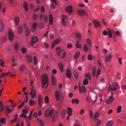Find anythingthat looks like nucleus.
<instances>
[{
    "label": "nucleus",
    "instance_id": "obj_1",
    "mask_svg": "<svg viewBox=\"0 0 126 126\" xmlns=\"http://www.w3.org/2000/svg\"><path fill=\"white\" fill-rule=\"evenodd\" d=\"M41 83L43 88H46L48 85V77L45 74H43L41 78Z\"/></svg>",
    "mask_w": 126,
    "mask_h": 126
},
{
    "label": "nucleus",
    "instance_id": "obj_2",
    "mask_svg": "<svg viewBox=\"0 0 126 126\" xmlns=\"http://www.w3.org/2000/svg\"><path fill=\"white\" fill-rule=\"evenodd\" d=\"M55 98L58 101L60 100V98H61V101L62 102L63 100L64 97L61 94L60 95L59 93V92L58 90H57L55 92Z\"/></svg>",
    "mask_w": 126,
    "mask_h": 126
},
{
    "label": "nucleus",
    "instance_id": "obj_3",
    "mask_svg": "<svg viewBox=\"0 0 126 126\" xmlns=\"http://www.w3.org/2000/svg\"><path fill=\"white\" fill-rule=\"evenodd\" d=\"M103 32V34L104 35H106L108 34L109 37L111 38L112 37V35L113 37H115L116 35L119 36L120 34V32Z\"/></svg>",
    "mask_w": 126,
    "mask_h": 126
},
{
    "label": "nucleus",
    "instance_id": "obj_4",
    "mask_svg": "<svg viewBox=\"0 0 126 126\" xmlns=\"http://www.w3.org/2000/svg\"><path fill=\"white\" fill-rule=\"evenodd\" d=\"M53 110L52 109H50L48 108L47 109L45 112V116L46 117L48 116L52 117L53 114Z\"/></svg>",
    "mask_w": 126,
    "mask_h": 126
},
{
    "label": "nucleus",
    "instance_id": "obj_5",
    "mask_svg": "<svg viewBox=\"0 0 126 126\" xmlns=\"http://www.w3.org/2000/svg\"><path fill=\"white\" fill-rule=\"evenodd\" d=\"M36 90L35 88L34 89L33 86H32L31 88V91L30 93V95L31 96L32 98H33L35 97L36 95Z\"/></svg>",
    "mask_w": 126,
    "mask_h": 126
},
{
    "label": "nucleus",
    "instance_id": "obj_6",
    "mask_svg": "<svg viewBox=\"0 0 126 126\" xmlns=\"http://www.w3.org/2000/svg\"><path fill=\"white\" fill-rule=\"evenodd\" d=\"M39 39L38 37L35 36L32 37L30 42L31 46L33 45L35 43L38 42Z\"/></svg>",
    "mask_w": 126,
    "mask_h": 126
},
{
    "label": "nucleus",
    "instance_id": "obj_7",
    "mask_svg": "<svg viewBox=\"0 0 126 126\" xmlns=\"http://www.w3.org/2000/svg\"><path fill=\"white\" fill-rule=\"evenodd\" d=\"M78 14L81 17L86 16L88 17V15L85 12L84 10L80 9L77 11Z\"/></svg>",
    "mask_w": 126,
    "mask_h": 126
},
{
    "label": "nucleus",
    "instance_id": "obj_8",
    "mask_svg": "<svg viewBox=\"0 0 126 126\" xmlns=\"http://www.w3.org/2000/svg\"><path fill=\"white\" fill-rule=\"evenodd\" d=\"M117 84H112L109 85L108 89L109 91L115 90L117 89Z\"/></svg>",
    "mask_w": 126,
    "mask_h": 126
},
{
    "label": "nucleus",
    "instance_id": "obj_9",
    "mask_svg": "<svg viewBox=\"0 0 126 126\" xmlns=\"http://www.w3.org/2000/svg\"><path fill=\"white\" fill-rule=\"evenodd\" d=\"M61 41L60 38L57 39L54 41L52 43L51 48H52L56 44L59 43Z\"/></svg>",
    "mask_w": 126,
    "mask_h": 126
},
{
    "label": "nucleus",
    "instance_id": "obj_10",
    "mask_svg": "<svg viewBox=\"0 0 126 126\" xmlns=\"http://www.w3.org/2000/svg\"><path fill=\"white\" fill-rule=\"evenodd\" d=\"M14 36L13 32H8V38L11 41H12Z\"/></svg>",
    "mask_w": 126,
    "mask_h": 126
},
{
    "label": "nucleus",
    "instance_id": "obj_11",
    "mask_svg": "<svg viewBox=\"0 0 126 126\" xmlns=\"http://www.w3.org/2000/svg\"><path fill=\"white\" fill-rule=\"evenodd\" d=\"M65 11L69 13H71L73 11L72 6H69L66 7L65 9Z\"/></svg>",
    "mask_w": 126,
    "mask_h": 126
},
{
    "label": "nucleus",
    "instance_id": "obj_12",
    "mask_svg": "<svg viewBox=\"0 0 126 126\" xmlns=\"http://www.w3.org/2000/svg\"><path fill=\"white\" fill-rule=\"evenodd\" d=\"M56 50L57 55L60 56L61 55V53L62 52L63 49L61 47H58L56 48Z\"/></svg>",
    "mask_w": 126,
    "mask_h": 126
},
{
    "label": "nucleus",
    "instance_id": "obj_13",
    "mask_svg": "<svg viewBox=\"0 0 126 126\" xmlns=\"http://www.w3.org/2000/svg\"><path fill=\"white\" fill-rule=\"evenodd\" d=\"M79 91L81 93H82L83 92L85 93V92L86 89L85 87L83 85H82V86H81L79 84Z\"/></svg>",
    "mask_w": 126,
    "mask_h": 126
},
{
    "label": "nucleus",
    "instance_id": "obj_14",
    "mask_svg": "<svg viewBox=\"0 0 126 126\" xmlns=\"http://www.w3.org/2000/svg\"><path fill=\"white\" fill-rule=\"evenodd\" d=\"M93 22L95 27H98L101 26L100 23L99 21L94 20L93 21Z\"/></svg>",
    "mask_w": 126,
    "mask_h": 126
},
{
    "label": "nucleus",
    "instance_id": "obj_15",
    "mask_svg": "<svg viewBox=\"0 0 126 126\" xmlns=\"http://www.w3.org/2000/svg\"><path fill=\"white\" fill-rule=\"evenodd\" d=\"M114 99L113 97L110 96L109 99L106 101V104L108 105L111 104L113 101Z\"/></svg>",
    "mask_w": 126,
    "mask_h": 126
},
{
    "label": "nucleus",
    "instance_id": "obj_16",
    "mask_svg": "<svg viewBox=\"0 0 126 126\" xmlns=\"http://www.w3.org/2000/svg\"><path fill=\"white\" fill-rule=\"evenodd\" d=\"M66 75L68 78L69 79L71 78V71L70 69L69 68L66 70Z\"/></svg>",
    "mask_w": 126,
    "mask_h": 126
},
{
    "label": "nucleus",
    "instance_id": "obj_17",
    "mask_svg": "<svg viewBox=\"0 0 126 126\" xmlns=\"http://www.w3.org/2000/svg\"><path fill=\"white\" fill-rule=\"evenodd\" d=\"M4 25L2 21L0 20V32H2L4 29Z\"/></svg>",
    "mask_w": 126,
    "mask_h": 126
},
{
    "label": "nucleus",
    "instance_id": "obj_18",
    "mask_svg": "<svg viewBox=\"0 0 126 126\" xmlns=\"http://www.w3.org/2000/svg\"><path fill=\"white\" fill-rule=\"evenodd\" d=\"M12 62L13 63L12 66H16L17 65V60H16L14 58H13L12 60Z\"/></svg>",
    "mask_w": 126,
    "mask_h": 126
},
{
    "label": "nucleus",
    "instance_id": "obj_19",
    "mask_svg": "<svg viewBox=\"0 0 126 126\" xmlns=\"http://www.w3.org/2000/svg\"><path fill=\"white\" fill-rule=\"evenodd\" d=\"M80 52L79 51H78L76 52L74 57V58L75 60L78 59L80 55Z\"/></svg>",
    "mask_w": 126,
    "mask_h": 126
},
{
    "label": "nucleus",
    "instance_id": "obj_20",
    "mask_svg": "<svg viewBox=\"0 0 126 126\" xmlns=\"http://www.w3.org/2000/svg\"><path fill=\"white\" fill-rule=\"evenodd\" d=\"M96 67L95 66H94L93 67L92 74L93 76L95 77L96 74Z\"/></svg>",
    "mask_w": 126,
    "mask_h": 126
},
{
    "label": "nucleus",
    "instance_id": "obj_21",
    "mask_svg": "<svg viewBox=\"0 0 126 126\" xmlns=\"http://www.w3.org/2000/svg\"><path fill=\"white\" fill-rule=\"evenodd\" d=\"M14 21L16 25H18L19 22V18L18 16H16L15 17Z\"/></svg>",
    "mask_w": 126,
    "mask_h": 126
},
{
    "label": "nucleus",
    "instance_id": "obj_22",
    "mask_svg": "<svg viewBox=\"0 0 126 126\" xmlns=\"http://www.w3.org/2000/svg\"><path fill=\"white\" fill-rule=\"evenodd\" d=\"M72 109L70 107H69L67 109V113L69 115V116H70L72 115Z\"/></svg>",
    "mask_w": 126,
    "mask_h": 126
},
{
    "label": "nucleus",
    "instance_id": "obj_23",
    "mask_svg": "<svg viewBox=\"0 0 126 126\" xmlns=\"http://www.w3.org/2000/svg\"><path fill=\"white\" fill-rule=\"evenodd\" d=\"M51 81L53 85H55L56 83V81L54 77L52 75L51 77Z\"/></svg>",
    "mask_w": 126,
    "mask_h": 126
},
{
    "label": "nucleus",
    "instance_id": "obj_24",
    "mask_svg": "<svg viewBox=\"0 0 126 126\" xmlns=\"http://www.w3.org/2000/svg\"><path fill=\"white\" fill-rule=\"evenodd\" d=\"M112 56L110 55L107 56L105 59V61L108 62H110L111 60Z\"/></svg>",
    "mask_w": 126,
    "mask_h": 126
},
{
    "label": "nucleus",
    "instance_id": "obj_25",
    "mask_svg": "<svg viewBox=\"0 0 126 126\" xmlns=\"http://www.w3.org/2000/svg\"><path fill=\"white\" fill-rule=\"evenodd\" d=\"M33 20H37L38 17V15L35 13L33 14L32 15Z\"/></svg>",
    "mask_w": 126,
    "mask_h": 126
},
{
    "label": "nucleus",
    "instance_id": "obj_26",
    "mask_svg": "<svg viewBox=\"0 0 126 126\" xmlns=\"http://www.w3.org/2000/svg\"><path fill=\"white\" fill-rule=\"evenodd\" d=\"M49 20L50 24H53V17L51 14H50L49 15Z\"/></svg>",
    "mask_w": 126,
    "mask_h": 126
},
{
    "label": "nucleus",
    "instance_id": "obj_27",
    "mask_svg": "<svg viewBox=\"0 0 126 126\" xmlns=\"http://www.w3.org/2000/svg\"><path fill=\"white\" fill-rule=\"evenodd\" d=\"M86 43L89 47L91 46L92 44V42L90 39L89 38L87 39L86 40Z\"/></svg>",
    "mask_w": 126,
    "mask_h": 126
},
{
    "label": "nucleus",
    "instance_id": "obj_28",
    "mask_svg": "<svg viewBox=\"0 0 126 126\" xmlns=\"http://www.w3.org/2000/svg\"><path fill=\"white\" fill-rule=\"evenodd\" d=\"M23 6L26 11H27L28 10V4L26 2H24L23 4Z\"/></svg>",
    "mask_w": 126,
    "mask_h": 126
},
{
    "label": "nucleus",
    "instance_id": "obj_29",
    "mask_svg": "<svg viewBox=\"0 0 126 126\" xmlns=\"http://www.w3.org/2000/svg\"><path fill=\"white\" fill-rule=\"evenodd\" d=\"M99 114L98 112H97L95 113L93 118L94 120V121H95L99 117Z\"/></svg>",
    "mask_w": 126,
    "mask_h": 126
},
{
    "label": "nucleus",
    "instance_id": "obj_30",
    "mask_svg": "<svg viewBox=\"0 0 126 126\" xmlns=\"http://www.w3.org/2000/svg\"><path fill=\"white\" fill-rule=\"evenodd\" d=\"M73 73L75 79H77L78 77V73L76 72L75 70H73Z\"/></svg>",
    "mask_w": 126,
    "mask_h": 126
},
{
    "label": "nucleus",
    "instance_id": "obj_31",
    "mask_svg": "<svg viewBox=\"0 0 126 126\" xmlns=\"http://www.w3.org/2000/svg\"><path fill=\"white\" fill-rule=\"evenodd\" d=\"M79 102V100L78 99H73L71 101V103L73 104L75 103L76 104H78Z\"/></svg>",
    "mask_w": 126,
    "mask_h": 126
},
{
    "label": "nucleus",
    "instance_id": "obj_32",
    "mask_svg": "<svg viewBox=\"0 0 126 126\" xmlns=\"http://www.w3.org/2000/svg\"><path fill=\"white\" fill-rule=\"evenodd\" d=\"M27 58L28 62L29 63H31L32 62V57L29 55H28L27 56Z\"/></svg>",
    "mask_w": 126,
    "mask_h": 126
},
{
    "label": "nucleus",
    "instance_id": "obj_33",
    "mask_svg": "<svg viewBox=\"0 0 126 126\" xmlns=\"http://www.w3.org/2000/svg\"><path fill=\"white\" fill-rule=\"evenodd\" d=\"M113 123V122L112 121H108L106 124V126H111Z\"/></svg>",
    "mask_w": 126,
    "mask_h": 126
},
{
    "label": "nucleus",
    "instance_id": "obj_34",
    "mask_svg": "<svg viewBox=\"0 0 126 126\" xmlns=\"http://www.w3.org/2000/svg\"><path fill=\"white\" fill-rule=\"evenodd\" d=\"M25 68V65L23 64H22L20 66L19 69L21 72H22L24 70Z\"/></svg>",
    "mask_w": 126,
    "mask_h": 126
},
{
    "label": "nucleus",
    "instance_id": "obj_35",
    "mask_svg": "<svg viewBox=\"0 0 126 126\" xmlns=\"http://www.w3.org/2000/svg\"><path fill=\"white\" fill-rule=\"evenodd\" d=\"M37 121L38 122L39 121L38 118L37 119ZM39 124L40 126H44V123L43 121L41 120H40L39 121Z\"/></svg>",
    "mask_w": 126,
    "mask_h": 126
},
{
    "label": "nucleus",
    "instance_id": "obj_36",
    "mask_svg": "<svg viewBox=\"0 0 126 126\" xmlns=\"http://www.w3.org/2000/svg\"><path fill=\"white\" fill-rule=\"evenodd\" d=\"M59 66L61 72H63V64L61 63H60L59 64Z\"/></svg>",
    "mask_w": 126,
    "mask_h": 126
},
{
    "label": "nucleus",
    "instance_id": "obj_37",
    "mask_svg": "<svg viewBox=\"0 0 126 126\" xmlns=\"http://www.w3.org/2000/svg\"><path fill=\"white\" fill-rule=\"evenodd\" d=\"M5 108L9 113H11L12 111V110H14V109H13L12 110H11L9 108L7 107H6Z\"/></svg>",
    "mask_w": 126,
    "mask_h": 126
},
{
    "label": "nucleus",
    "instance_id": "obj_38",
    "mask_svg": "<svg viewBox=\"0 0 126 126\" xmlns=\"http://www.w3.org/2000/svg\"><path fill=\"white\" fill-rule=\"evenodd\" d=\"M18 117V115L16 114L14 118L11 121V123H13L14 122L16 121Z\"/></svg>",
    "mask_w": 126,
    "mask_h": 126
},
{
    "label": "nucleus",
    "instance_id": "obj_39",
    "mask_svg": "<svg viewBox=\"0 0 126 126\" xmlns=\"http://www.w3.org/2000/svg\"><path fill=\"white\" fill-rule=\"evenodd\" d=\"M101 70V68L99 67L97 71L96 77V78H97L99 76V75L100 74V72Z\"/></svg>",
    "mask_w": 126,
    "mask_h": 126
},
{
    "label": "nucleus",
    "instance_id": "obj_40",
    "mask_svg": "<svg viewBox=\"0 0 126 126\" xmlns=\"http://www.w3.org/2000/svg\"><path fill=\"white\" fill-rule=\"evenodd\" d=\"M85 76V77L88 79L89 80H90L91 79V77L90 76V74H89L88 73H86Z\"/></svg>",
    "mask_w": 126,
    "mask_h": 126
},
{
    "label": "nucleus",
    "instance_id": "obj_41",
    "mask_svg": "<svg viewBox=\"0 0 126 126\" xmlns=\"http://www.w3.org/2000/svg\"><path fill=\"white\" fill-rule=\"evenodd\" d=\"M6 121V119L4 118L0 119V123L2 124L4 123V125Z\"/></svg>",
    "mask_w": 126,
    "mask_h": 126
},
{
    "label": "nucleus",
    "instance_id": "obj_42",
    "mask_svg": "<svg viewBox=\"0 0 126 126\" xmlns=\"http://www.w3.org/2000/svg\"><path fill=\"white\" fill-rule=\"evenodd\" d=\"M84 51L86 52L88 49V47L87 45L86 44H84Z\"/></svg>",
    "mask_w": 126,
    "mask_h": 126
},
{
    "label": "nucleus",
    "instance_id": "obj_43",
    "mask_svg": "<svg viewBox=\"0 0 126 126\" xmlns=\"http://www.w3.org/2000/svg\"><path fill=\"white\" fill-rule=\"evenodd\" d=\"M76 47L77 48H80L81 47V45L79 43V41H77V43L76 44Z\"/></svg>",
    "mask_w": 126,
    "mask_h": 126
},
{
    "label": "nucleus",
    "instance_id": "obj_44",
    "mask_svg": "<svg viewBox=\"0 0 126 126\" xmlns=\"http://www.w3.org/2000/svg\"><path fill=\"white\" fill-rule=\"evenodd\" d=\"M45 101L46 103H48L49 102V99L48 97L47 96H45Z\"/></svg>",
    "mask_w": 126,
    "mask_h": 126
},
{
    "label": "nucleus",
    "instance_id": "obj_45",
    "mask_svg": "<svg viewBox=\"0 0 126 126\" xmlns=\"http://www.w3.org/2000/svg\"><path fill=\"white\" fill-rule=\"evenodd\" d=\"M67 16L64 15H63L62 16V21H64L65 20H67Z\"/></svg>",
    "mask_w": 126,
    "mask_h": 126
},
{
    "label": "nucleus",
    "instance_id": "obj_46",
    "mask_svg": "<svg viewBox=\"0 0 126 126\" xmlns=\"http://www.w3.org/2000/svg\"><path fill=\"white\" fill-rule=\"evenodd\" d=\"M17 31L18 32H22V28L21 25H19L18 26L17 28Z\"/></svg>",
    "mask_w": 126,
    "mask_h": 126
},
{
    "label": "nucleus",
    "instance_id": "obj_47",
    "mask_svg": "<svg viewBox=\"0 0 126 126\" xmlns=\"http://www.w3.org/2000/svg\"><path fill=\"white\" fill-rule=\"evenodd\" d=\"M122 107V106H120L118 107L117 109V112L118 113H119L121 111V108Z\"/></svg>",
    "mask_w": 126,
    "mask_h": 126
},
{
    "label": "nucleus",
    "instance_id": "obj_48",
    "mask_svg": "<svg viewBox=\"0 0 126 126\" xmlns=\"http://www.w3.org/2000/svg\"><path fill=\"white\" fill-rule=\"evenodd\" d=\"M58 117L57 114H54L53 115L52 118V121L53 122H54L56 121V119Z\"/></svg>",
    "mask_w": 126,
    "mask_h": 126
},
{
    "label": "nucleus",
    "instance_id": "obj_49",
    "mask_svg": "<svg viewBox=\"0 0 126 126\" xmlns=\"http://www.w3.org/2000/svg\"><path fill=\"white\" fill-rule=\"evenodd\" d=\"M83 84L85 85H87L88 83V81L87 79H85L83 80Z\"/></svg>",
    "mask_w": 126,
    "mask_h": 126
},
{
    "label": "nucleus",
    "instance_id": "obj_50",
    "mask_svg": "<svg viewBox=\"0 0 126 126\" xmlns=\"http://www.w3.org/2000/svg\"><path fill=\"white\" fill-rule=\"evenodd\" d=\"M25 103V101H24L18 107V109H20L22 107Z\"/></svg>",
    "mask_w": 126,
    "mask_h": 126
},
{
    "label": "nucleus",
    "instance_id": "obj_51",
    "mask_svg": "<svg viewBox=\"0 0 126 126\" xmlns=\"http://www.w3.org/2000/svg\"><path fill=\"white\" fill-rule=\"evenodd\" d=\"M21 50L22 52L24 54L26 52V50L25 48L23 47L21 48Z\"/></svg>",
    "mask_w": 126,
    "mask_h": 126
},
{
    "label": "nucleus",
    "instance_id": "obj_52",
    "mask_svg": "<svg viewBox=\"0 0 126 126\" xmlns=\"http://www.w3.org/2000/svg\"><path fill=\"white\" fill-rule=\"evenodd\" d=\"M67 46V47L69 48H71L73 47V46L70 43H68Z\"/></svg>",
    "mask_w": 126,
    "mask_h": 126
},
{
    "label": "nucleus",
    "instance_id": "obj_53",
    "mask_svg": "<svg viewBox=\"0 0 126 126\" xmlns=\"http://www.w3.org/2000/svg\"><path fill=\"white\" fill-rule=\"evenodd\" d=\"M67 20L62 21V24L63 26H66L67 25Z\"/></svg>",
    "mask_w": 126,
    "mask_h": 126
},
{
    "label": "nucleus",
    "instance_id": "obj_54",
    "mask_svg": "<svg viewBox=\"0 0 126 126\" xmlns=\"http://www.w3.org/2000/svg\"><path fill=\"white\" fill-rule=\"evenodd\" d=\"M43 21L45 22H46L48 20V17L47 15L45 16L44 17Z\"/></svg>",
    "mask_w": 126,
    "mask_h": 126
},
{
    "label": "nucleus",
    "instance_id": "obj_55",
    "mask_svg": "<svg viewBox=\"0 0 126 126\" xmlns=\"http://www.w3.org/2000/svg\"><path fill=\"white\" fill-rule=\"evenodd\" d=\"M15 49L16 50H17L18 49L19 47V45L17 43H16L15 44Z\"/></svg>",
    "mask_w": 126,
    "mask_h": 126
},
{
    "label": "nucleus",
    "instance_id": "obj_56",
    "mask_svg": "<svg viewBox=\"0 0 126 126\" xmlns=\"http://www.w3.org/2000/svg\"><path fill=\"white\" fill-rule=\"evenodd\" d=\"M76 37L79 39H80L81 35L79 33H77L76 34Z\"/></svg>",
    "mask_w": 126,
    "mask_h": 126
},
{
    "label": "nucleus",
    "instance_id": "obj_57",
    "mask_svg": "<svg viewBox=\"0 0 126 126\" xmlns=\"http://www.w3.org/2000/svg\"><path fill=\"white\" fill-rule=\"evenodd\" d=\"M37 24L36 22H34L32 24V26L33 28L35 29L36 28L37 26Z\"/></svg>",
    "mask_w": 126,
    "mask_h": 126
},
{
    "label": "nucleus",
    "instance_id": "obj_58",
    "mask_svg": "<svg viewBox=\"0 0 126 126\" xmlns=\"http://www.w3.org/2000/svg\"><path fill=\"white\" fill-rule=\"evenodd\" d=\"M44 26V24L43 23H40L39 26V27L40 28H43Z\"/></svg>",
    "mask_w": 126,
    "mask_h": 126
},
{
    "label": "nucleus",
    "instance_id": "obj_59",
    "mask_svg": "<svg viewBox=\"0 0 126 126\" xmlns=\"http://www.w3.org/2000/svg\"><path fill=\"white\" fill-rule=\"evenodd\" d=\"M33 101L32 99H30L29 101V105L30 106H32L33 104Z\"/></svg>",
    "mask_w": 126,
    "mask_h": 126
},
{
    "label": "nucleus",
    "instance_id": "obj_60",
    "mask_svg": "<svg viewBox=\"0 0 126 126\" xmlns=\"http://www.w3.org/2000/svg\"><path fill=\"white\" fill-rule=\"evenodd\" d=\"M42 98V96L41 95H40L38 97V100L39 102H41Z\"/></svg>",
    "mask_w": 126,
    "mask_h": 126
},
{
    "label": "nucleus",
    "instance_id": "obj_61",
    "mask_svg": "<svg viewBox=\"0 0 126 126\" xmlns=\"http://www.w3.org/2000/svg\"><path fill=\"white\" fill-rule=\"evenodd\" d=\"M41 10L42 12H43L45 11V9L44 6L43 5L41 7Z\"/></svg>",
    "mask_w": 126,
    "mask_h": 126
},
{
    "label": "nucleus",
    "instance_id": "obj_62",
    "mask_svg": "<svg viewBox=\"0 0 126 126\" xmlns=\"http://www.w3.org/2000/svg\"><path fill=\"white\" fill-rule=\"evenodd\" d=\"M88 59L89 60L91 61L92 60V55L91 54L88 55Z\"/></svg>",
    "mask_w": 126,
    "mask_h": 126
},
{
    "label": "nucleus",
    "instance_id": "obj_63",
    "mask_svg": "<svg viewBox=\"0 0 126 126\" xmlns=\"http://www.w3.org/2000/svg\"><path fill=\"white\" fill-rule=\"evenodd\" d=\"M34 60V63L35 64H36L37 63V59L36 56H34L33 57Z\"/></svg>",
    "mask_w": 126,
    "mask_h": 126
},
{
    "label": "nucleus",
    "instance_id": "obj_64",
    "mask_svg": "<svg viewBox=\"0 0 126 126\" xmlns=\"http://www.w3.org/2000/svg\"><path fill=\"white\" fill-rule=\"evenodd\" d=\"M101 122V121L100 120L98 119L97 121L96 126H98Z\"/></svg>",
    "mask_w": 126,
    "mask_h": 126
}]
</instances>
